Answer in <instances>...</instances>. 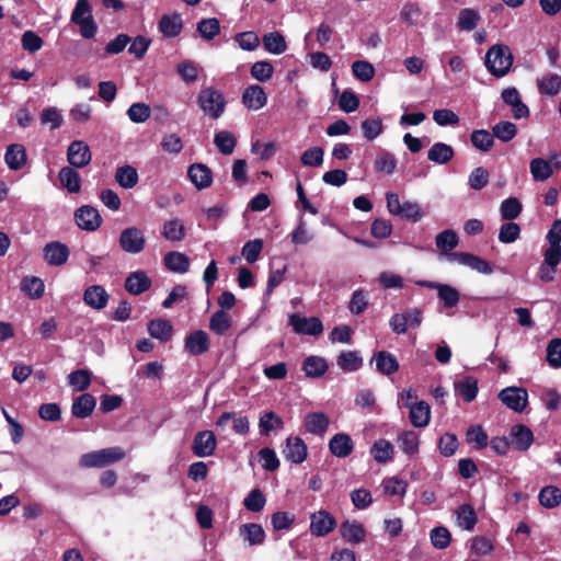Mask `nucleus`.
<instances>
[{
	"label": "nucleus",
	"mask_w": 561,
	"mask_h": 561,
	"mask_svg": "<svg viewBox=\"0 0 561 561\" xmlns=\"http://www.w3.org/2000/svg\"><path fill=\"white\" fill-rule=\"evenodd\" d=\"M513 56L505 45H493L485 54L484 65L496 78L504 77L511 69Z\"/></svg>",
	"instance_id": "nucleus-1"
},
{
	"label": "nucleus",
	"mask_w": 561,
	"mask_h": 561,
	"mask_svg": "<svg viewBox=\"0 0 561 561\" xmlns=\"http://www.w3.org/2000/svg\"><path fill=\"white\" fill-rule=\"evenodd\" d=\"M125 456L126 453L122 447H107L83 454L79 459V466L82 468H102L122 460Z\"/></svg>",
	"instance_id": "nucleus-2"
},
{
	"label": "nucleus",
	"mask_w": 561,
	"mask_h": 561,
	"mask_svg": "<svg viewBox=\"0 0 561 561\" xmlns=\"http://www.w3.org/2000/svg\"><path fill=\"white\" fill-rule=\"evenodd\" d=\"M197 104L205 116L218 119L224 114L227 102L221 91L213 87H208L199 91Z\"/></svg>",
	"instance_id": "nucleus-3"
},
{
	"label": "nucleus",
	"mask_w": 561,
	"mask_h": 561,
	"mask_svg": "<svg viewBox=\"0 0 561 561\" xmlns=\"http://www.w3.org/2000/svg\"><path fill=\"white\" fill-rule=\"evenodd\" d=\"M70 21L79 26L80 35L83 38H93L98 33V25L92 14V7L88 0H77Z\"/></svg>",
	"instance_id": "nucleus-4"
},
{
	"label": "nucleus",
	"mask_w": 561,
	"mask_h": 561,
	"mask_svg": "<svg viewBox=\"0 0 561 561\" xmlns=\"http://www.w3.org/2000/svg\"><path fill=\"white\" fill-rule=\"evenodd\" d=\"M440 260H446L449 263L467 266L480 274L490 275L493 272L491 264L471 253L466 252H446L439 253Z\"/></svg>",
	"instance_id": "nucleus-5"
},
{
	"label": "nucleus",
	"mask_w": 561,
	"mask_h": 561,
	"mask_svg": "<svg viewBox=\"0 0 561 561\" xmlns=\"http://www.w3.org/2000/svg\"><path fill=\"white\" fill-rule=\"evenodd\" d=\"M118 244L123 252L138 254L146 248L145 232L136 226L127 227L121 231Z\"/></svg>",
	"instance_id": "nucleus-6"
},
{
	"label": "nucleus",
	"mask_w": 561,
	"mask_h": 561,
	"mask_svg": "<svg viewBox=\"0 0 561 561\" xmlns=\"http://www.w3.org/2000/svg\"><path fill=\"white\" fill-rule=\"evenodd\" d=\"M499 399L514 412H523L528 403V392L522 387H506L500 391Z\"/></svg>",
	"instance_id": "nucleus-7"
},
{
	"label": "nucleus",
	"mask_w": 561,
	"mask_h": 561,
	"mask_svg": "<svg viewBox=\"0 0 561 561\" xmlns=\"http://www.w3.org/2000/svg\"><path fill=\"white\" fill-rule=\"evenodd\" d=\"M289 324L297 334L319 335L323 332V324L318 317H302L298 313L289 316Z\"/></svg>",
	"instance_id": "nucleus-8"
},
{
	"label": "nucleus",
	"mask_w": 561,
	"mask_h": 561,
	"mask_svg": "<svg viewBox=\"0 0 561 561\" xmlns=\"http://www.w3.org/2000/svg\"><path fill=\"white\" fill-rule=\"evenodd\" d=\"M77 226L85 231H95L102 225L99 210L90 205H83L75 211Z\"/></svg>",
	"instance_id": "nucleus-9"
},
{
	"label": "nucleus",
	"mask_w": 561,
	"mask_h": 561,
	"mask_svg": "<svg viewBox=\"0 0 561 561\" xmlns=\"http://www.w3.org/2000/svg\"><path fill=\"white\" fill-rule=\"evenodd\" d=\"M70 250L60 241H51L43 248V257L49 266H62L67 263Z\"/></svg>",
	"instance_id": "nucleus-10"
},
{
	"label": "nucleus",
	"mask_w": 561,
	"mask_h": 561,
	"mask_svg": "<svg viewBox=\"0 0 561 561\" xmlns=\"http://www.w3.org/2000/svg\"><path fill=\"white\" fill-rule=\"evenodd\" d=\"M217 447V439L211 431H201L196 433L192 451L196 457L206 458L214 455Z\"/></svg>",
	"instance_id": "nucleus-11"
},
{
	"label": "nucleus",
	"mask_w": 561,
	"mask_h": 561,
	"mask_svg": "<svg viewBox=\"0 0 561 561\" xmlns=\"http://www.w3.org/2000/svg\"><path fill=\"white\" fill-rule=\"evenodd\" d=\"M336 526L334 517L327 511H318L310 516V533L316 537H323Z\"/></svg>",
	"instance_id": "nucleus-12"
},
{
	"label": "nucleus",
	"mask_w": 561,
	"mask_h": 561,
	"mask_svg": "<svg viewBox=\"0 0 561 561\" xmlns=\"http://www.w3.org/2000/svg\"><path fill=\"white\" fill-rule=\"evenodd\" d=\"M92 159L89 146L82 140L72 141L67 150V160L73 168H84Z\"/></svg>",
	"instance_id": "nucleus-13"
},
{
	"label": "nucleus",
	"mask_w": 561,
	"mask_h": 561,
	"mask_svg": "<svg viewBox=\"0 0 561 561\" xmlns=\"http://www.w3.org/2000/svg\"><path fill=\"white\" fill-rule=\"evenodd\" d=\"M241 101L248 110L259 111L266 105L267 94L263 87L251 84L244 89Z\"/></svg>",
	"instance_id": "nucleus-14"
},
{
	"label": "nucleus",
	"mask_w": 561,
	"mask_h": 561,
	"mask_svg": "<svg viewBox=\"0 0 561 561\" xmlns=\"http://www.w3.org/2000/svg\"><path fill=\"white\" fill-rule=\"evenodd\" d=\"M283 455L287 461L291 463H301L306 460L308 455L307 445L298 436H289L286 439Z\"/></svg>",
	"instance_id": "nucleus-15"
},
{
	"label": "nucleus",
	"mask_w": 561,
	"mask_h": 561,
	"mask_svg": "<svg viewBox=\"0 0 561 561\" xmlns=\"http://www.w3.org/2000/svg\"><path fill=\"white\" fill-rule=\"evenodd\" d=\"M208 334L203 330H196L185 337L184 350L190 355L198 356L209 350Z\"/></svg>",
	"instance_id": "nucleus-16"
},
{
	"label": "nucleus",
	"mask_w": 561,
	"mask_h": 561,
	"mask_svg": "<svg viewBox=\"0 0 561 561\" xmlns=\"http://www.w3.org/2000/svg\"><path fill=\"white\" fill-rule=\"evenodd\" d=\"M501 96L503 102L512 107V114L514 118L522 119L529 116V108L525 103H523L517 89H504Z\"/></svg>",
	"instance_id": "nucleus-17"
},
{
	"label": "nucleus",
	"mask_w": 561,
	"mask_h": 561,
	"mask_svg": "<svg viewBox=\"0 0 561 561\" xmlns=\"http://www.w3.org/2000/svg\"><path fill=\"white\" fill-rule=\"evenodd\" d=\"M511 444L519 451H527L534 442L531 430L524 424H516L510 432Z\"/></svg>",
	"instance_id": "nucleus-18"
},
{
	"label": "nucleus",
	"mask_w": 561,
	"mask_h": 561,
	"mask_svg": "<svg viewBox=\"0 0 561 561\" xmlns=\"http://www.w3.org/2000/svg\"><path fill=\"white\" fill-rule=\"evenodd\" d=\"M187 176L199 191L209 187L213 183V172L203 163H194L190 165Z\"/></svg>",
	"instance_id": "nucleus-19"
},
{
	"label": "nucleus",
	"mask_w": 561,
	"mask_h": 561,
	"mask_svg": "<svg viewBox=\"0 0 561 561\" xmlns=\"http://www.w3.org/2000/svg\"><path fill=\"white\" fill-rule=\"evenodd\" d=\"M83 301L87 306L95 310H102L106 307L110 295L101 285H91L83 293Z\"/></svg>",
	"instance_id": "nucleus-20"
},
{
	"label": "nucleus",
	"mask_w": 561,
	"mask_h": 561,
	"mask_svg": "<svg viewBox=\"0 0 561 561\" xmlns=\"http://www.w3.org/2000/svg\"><path fill=\"white\" fill-rule=\"evenodd\" d=\"M354 443L348 434L337 433L329 440L330 453L337 458H345L352 454Z\"/></svg>",
	"instance_id": "nucleus-21"
},
{
	"label": "nucleus",
	"mask_w": 561,
	"mask_h": 561,
	"mask_svg": "<svg viewBox=\"0 0 561 561\" xmlns=\"http://www.w3.org/2000/svg\"><path fill=\"white\" fill-rule=\"evenodd\" d=\"M329 425V416L323 412H310L304 419L306 431L313 435L322 436L328 431Z\"/></svg>",
	"instance_id": "nucleus-22"
},
{
	"label": "nucleus",
	"mask_w": 561,
	"mask_h": 561,
	"mask_svg": "<svg viewBox=\"0 0 561 561\" xmlns=\"http://www.w3.org/2000/svg\"><path fill=\"white\" fill-rule=\"evenodd\" d=\"M375 363L378 373L390 376L398 371L399 362L393 354L387 351H379L374 354L371 363Z\"/></svg>",
	"instance_id": "nucleus-23"
},
{
	"label": "nucleus",
	"mask_w": 561,
	"mask_h": 561,
	"mask_svg": "<svg viewBox=\"0 0 561 561\" xmlns=\"http://www.w3.org/2000/svg\"><path fill=\"white\" fill-rule=\"evenodd\" d=\"M342 538L350 543H360L365 540L366 530L357 520H345L340 526Z\"/></svg>",
	"instance_id": "nucleus-24"
},
{
	"label": "nucleus",
	"mask_w": 561,
	"mask_h": 561,
	"mask_svg": "<svg viewBox=\"0 0 561 561\" xmlns=\"http://www.w3.org/2000/svg\"><path fill=\"white\" fill-rule=\"evenodd\" d=\"M151 286V280L144 271H136L130 273L125 280V288L131 295H140L148 290Z\"/></svg>",
	"instance_id": "nucleus-25"
},
{
	"label": "nucleus",
	"mask_w": 561,
	"mask_h": 561,
	"mask_svg": "<svg viewBox=\"0 0 561 561\" xmlns=\"http://www.w3.org/2000/svg\"><path fill=\"white\" fill-rule=\"evenodd\" d=\"M239 534L249 546L262 545L265 540L263 527L255 523L243 524L239 528Z\"/></svg>",
	"instance_id": "nucleus-26"
},
{
	"label": "nucleus",
	"mask_w": 561,
	"mask_h": 561,
	"mask_svg": "<svg viewBox=\"0 0 561 561\" xmlns=\"http://www.w3.org/2000/svg\"><path fill=\"white\" fill-rule=\"evenodd\" d=\"M161 236L171 242H180L185 238V227L181 219L173 218L163 222Z\"/></svg>",
	"instance_id": "nucleus-27"
},
{
	"label": "nucleus",
	"mask_w": 561,
	"mask_h": 561,
	"mask_svg": "<svg viewBox=\"0 0 561 561\" xmlns=\"http://www.w3.org/2000/svg\"><path fill=\"white\" fill-rule=\"evenodd\" d=\"M96 401L90 393H83L73 400L71 412L78 419H85L91 415Z\"/></svg>",
	"instance_id": "nucleus-28"
},
{
	"label": "nucleus",
	"mask_w": 561,
	"mask_h": 561,
	"mask_svg": "<svg viewBox=\"0 0 561 561\" xmlns=\"http://www.w3.org/2000/svg\"><path fill=\"white\" fill-rule=\"evenodd\" d=\"M370 455L375 461L379 463H387L393 458L394 447L389 440L380 438L373 444Z\"/></svg>",
	"instance_id": "nucleus-29"
},
{
	"label": "nucleus",
	"mask_w": 561,
	"mask_h": 561,
	"mask_svg": "<svg viewBox=\"0 0 561 561\" xmlns=\"http://www.w3.org/2000/svg\"><path fill=\"white\" fill-rule=\"evenodd\" d=\"M163 261L165 267L173 273L184 274L190 268L188 257L184 253L178 251L167 253Z\"/></svg>",
	"instance_id": "nucleus-30"
},
{
	"label": "nucleus",
	"mask_w": 561,
	"mask_h": 561,
	"mask_svg": "<svg viewBox=\"0 0 561 561\" xmlns=\"http://www.w3.org/2000/svg\"><path fill=\"white\" fill-rule=\"evenodd\" d=\"M4 160L10 170H20L26 161V152L22 145L13 144L7 148Z\"/></svg>",
	"instance_id": "nucleus-31"
},
{
	"label": "nucleus",
	"mask_w": 561,
	"mask_h": 561,
	"mask_svg": "<svg viewBox=\"0 0 561 561\" xmlns=\"http://www.w3.org/2000/svg\"><path fill=\"white\" fill-rule=\"evenodd\" d=\"M183 28L182 19L179 14L163 15L159 22V30L165 37L178 36Z\"/></svg>",
	"instance_id": "nucleus-32"
},
{
	"label": "nucleus",
	"mask_w": 561,
	"mask_h": 561,
	"mask_svg": "<svg viewBox=\"0 0 561 561\" xmlns=\"http://www.w3.org/2000/svg\"><path fill=\"white\" fill-rule=\"evenodd\" d=\"M456 393L466 402H471L478 394V381L473 377H466L455 382Z\"/></svg>",
	"instance_id": "nucleus-33"
},
{
	"label": "nucleus",
	"mask_w": 561,
	"mask_h": 561,
	"mask_svg": "<svg viewBox=\"0 0 561 561\" xmlns=\"http://www.w3.org/2000/svg\"><path fill=\"white\" fill-rule=\"evenodd\" d=\"M410 421L415 427H425L430 423L431 409L425 401H420L411 405Z\"/></svg>",
	"instance_id": "nucleus-34"
},
{
	"label": "nucleus",
	"mask_w": 561,
	"mask_h": 561,
	"mask_svg": "<svg viewBox=\"0 0 561 561\" xmlns=\"http://www.w3.org/2000/svg\"><path fill=\"white\" fill-rule=\"evenodd\" d=\"M115 180L123 188L130 190L137 185L139 176L134 167L126 164L116 169Z\"/></svg>",
	"instance_id": "nucleus-35"
},
{
	"label": "nucleus",
	"mask_w": 561,
	"mask_h": 561,
	"mask_svg": "<svg viewBox=\"0 0 561 561\" xmlns=\"http://www.w3.org/2000/svg\"><path fill=\"white\" fill-rule=\"evenodd\" d=\"M398 444L405 455L413 456L419 453V434L412 430L403 431L398 435Z\"/></svg>",
	"instance_id": "nucleus-36"
},
{
	"label": "nucleus",
	"mask_w": 561,
	"mask_h": 561,
	"mask_svg": "<svg viewBox=\"0 0 561 561\" xmlns=\"http://www.w3.org/2000/svg\"><path fill=\"white\" fill-rule=\"evenodd\" d=\"M59 181L61 185L69 192V193H79L81 190V179L79 173L70 168V167H64L58 174Z\"/></svg>",
	"instance_id": "nucleus-37"
},
{
	"label": "nucleus",
	"mask_w": 561,
	"mask_h": 561,
	"mask_svg": "<svg viewBox=\"0 0 561 561\" xmlns=\"http://www.w3.org/2000/svg\"><path fill=\"white\" fill-rule=\"evenodd\" d=\"M453 157V147L444 142H435L427 152V159L438 164L447 163Z\"/></svg>",
	"instance_id": "nucleus-38"
},
{
	"label": "nucleus",
	"mask_w": 561,
	"mask_h": 561,
	"mask_svg": "<svg viewBox=\"0 0 561 561\" xmlns=\"http://www.w3.org/2000/svg\"><path fill=\"white\" fill-rule=\"evenodd\" d=\"M537 88L541 94L556 95L561 91V77L557 73H547L537 79Z\"/></svg>",
	"instance_id": "nucleus-39"
},
{
	"label": "nucleus",
	"mask_w": 561,
	"mask_h": 561,
	"mask_svg": "<svg viewBox=\"0 0 561 561\" xmlns=\"http://www.w3.org/2000/svg\"><path fill=\"white\" fill-rule=\"evenodd\" d=\"M529 171L535 181L543 182L553 174L552 165L542 158H535L529 163Z\"/></svg>",
	"instance_id": "nucleus-40"
},
{
	"label": "nucleus",
	"mask_w": 561,
	"mask_h": 561,
	"mask_svg": "<svg viewBox=\"0 0 561 561\" xmlns=\"http://www.w3.org/2000/svg\"><path fill=\"white\" fill-rule=\"evenodd\" d=\"M21 290L32 299H39L44 295V282L36 276H25L21 280Z\"/></svg>",
	"instance_id": "nucleus-41"
},
{
	"label": "nucleus",
	"mask_w": 561,
	"mask_h": 561,
	"mask_svg": "<svg viewBox=\"0 0 561 561\" xmlns=\"http://www.w3.org/2000/svg\"><path fill=\"white\" fill-rule=\"evenodd\" d=\"M262 41L265 50L270 54L280 55L287 49L285 37L278 32H271L265 34Z\"/></svg>",
	"instance_id": "nucleus-42"
},
{
	"label": "nucleus",
	"mask_w": 561,
	"mask_h": 561,
	"mask_svg": "<svg viewBox=\"0 0 561 561\" xmlns=\"http://www.w3.org/2000/svg\"><path fill=\"white\" fill-rule=\"evenodd\" d=\"M336 364L344 371H356L363 366V358L356 351H344L337 356Z\"/></svg>",
	"instance_id": "nucleus-43"
},
{
	"label": "nucleus",
	"mask_w": 561,
	"mask_h": 561,
	"mask_svg": "<svg viewBox=\"0 0 561 561\" xmlns=\"http://www.w3.org/2000/svg\"><path fill=\"white\" fill-rule=\"evenodd\" d=\"M148 332L151 337L167 342L172 336V325L168 320H152L148 323Z\"/></svg>",
	"instance_id": "nucleus-44"
},
{
	"label": "nucleus",
	"mask_w": 561,
	"mask_h": 561,
	"mask_svg": "<svg viewBox=\"0 0 561 561\" xmlns=\"http://www.w3.org/2000/svg\"><path fill=\"white\" fill-rule=\"evenodd\" d=\"M538 500L545 508H554L561 504V490L554 485L543 486L539 491Z\"/></svg>",
	"instance_id": "nucleus-45"
},
{
	"label": "nucleus",
	"mask_w": 561,
	"mask_h": 561,
	"mask_svg": "<svg viewBox=\"0 0 561 561\" xmlns=\"http://www.w3.org/2000/svg\"><path fill=\"white\" fill-rule=\"evenodd\" d=\"M302 369L307 377L319 378L328 369L324 358L319 356H309L304 360Z\"/></svg>",
	"instance_id": "nucleus-46"
},
{
	"label": "nucleus",
	"mask_w": 561,
	"mask_h": 561,
	"mask_svg": "<svg viewBox=\"0 0 561 561\" xmlns=\"http://www.w3.org/2000/svg\"><path fill=\"white\" fill-rule=\"evenodd\" d=\"M457 524L466 530H472L477 524V514L471 505L463 504L456 511Z\"/></svg>",
	"instance_id": "nucleus-47"
},
{
	"label": "nucleus",
	"mask_w": 561,
	"mask_h": 561,
	"mask_svg": "<svg viewBox=\"0 0 561 561\" xmlns=\"http://www.w3.org/2000/svg\"><path fill=\"white\" fill-rule=\"evenodd\" d=\"M435 243L440 253L451 252L458 245L459 238L454 230L446 229L436 236Z\"/></svg>",
	"instance_id": "nucleus-48"
},
{
	"label": "nucleus",
	"mask_w": 561,
	"mask_h": 561,
	"mask_svg": "<svg viewBox=\"0 0 561 561\" xmlns=\"http://www.w3.org/2000/svg\"><path fill=\"white\" fill-rule=\"evenodd\" d=\"M231 328V320L224 310H218L213 313L209 320V329L218 334L224 335Z\"/></svg>",
	"instance_id": "nucleus-49"
},
{
	"label": "nucleus",
	"mask_w": 561,
	"mask_h": 561,
	"mask_svg": "<svg viewBox=\"0 0 561 561\" xmlns=\"http://www.w3.org/2000/svg\"><path fill=\"white\" fill-rule=\"evenodd\" d=\"M313 238V232L308 229L306 221L300 217L297 227L290 233L291 242L296 245H305L311 242Z\"/></svg>",
	"instance_id": "nucleus-50"
},
{
	"label": "nucleus",
	"mask_w": 561,
	"mask_h": 561,
	"mask_svg": "<svg viewBox=\"0 0 561 561\" xmlns=\"http://www.w3.org/2000/svg\"><path fill=\"white\" fill-rule=\"evenodd\" d=\"M91 371L88 369H78L68 375V382L76 391H84L91 383Z\"/></svg>",
	"instance_id": "nucleus-51"
},
{
	"label": "nucleus",
	"mask_w": 561,
	"mask_h": 561,
	"mask_svg": "<svg viewBox=\"0 0 561 561\" xmlns=\"http://www.w3.org/2000/svg\"><path fill=\"white\" fill-rule=\"evenodd\" d=\"M197 32L206 39H214L220 32V23L216 18L203 19L197 23Z\"/></svg>",
	"instance_id": "nucleus-52"
},
{
	"label": "nucleus",
	"mask_w": 561,
	"mask_h": 561,
	"mask_svg": "<svg viewBox=\"0 0 561 561\" xmlns=\"http://www.w3.org/2000/svg\"><path fill=\"white\" fill-rule=\"evenodd\" d=\"M493 136L503 142L511 141L517 134L516 125L508 121H501L492 127Z\"/></svg>",
	"instance_id": "nucleus-53"
},
{
	"label": "nucleus",
	"mask_w": 561,
	"mask_h": 561,
	"mask_svg": "<svg viewBox=\"0 0 561 561\" xmlns=\"http://www.w3.org/2000/svg\"><path fill=\"white\" fill-rule=\"evenodd\" d=\"M214 142L222 154L228 156L233 152L237 140L230 131L221 130L215 135Z\"/></svg>",
	"instance_id": "nucleus-54"
},
{
	"label": "nucleus",
	"mask_w": 561,
	"mask_h": 561,
	"mask_svg": "<svg viewBox=\"0 0 561 561\" xmlns=\"http://www.w3.org/2000/svg\"><path fill=\"white\" fill-rule=\"evenodd\" d=\"M522 203L516 197H508L501 203L500 214L504 220H513L522 213Z\"/></svg>",
	"instance_id": "nucleus-55"
},
{
	"label": "nucleus",
	"mask_w": 561,
	"mask_h": 561,
	"mask_svg": "<svg viewBox=\"0 0 561 561\" xmlns=\"http://www.w3.org/2000/svg\"><path fill=\"white\" fill-rule=\"evenodd\" d=\"M470 139L472 145L481 151H489L494 145L493 133H490L485 129L473 130L471 133Z\"/></svg>",
	"instance_id": "nucleus-56"
},
{
	"label": "nucleus",
	"mask_w": 561,
	"mask_h": 561,
	"mask_svg": "<svg viewBox=\"0 0 561 561\" xmlns=\"http://www.w3.org/2000/svg\"><path fill=\"white\" fill-rule=\"evenodd\" d=\"M250 73L259 82H266L273 77L274 67L267 60H260L251 66Z\"/></svg>",
	"instance_id": "nucleus-57"
},
{
	"label": "nucleus",
	"mask_w": 561,
	"mask_h": 561,
	"mask_svg": "<svg viewBox=\"0 0 561 561\" xmlns=\"http://www.w3.org/2000/svg\"><path fill=\"white\" fill-rule=\"evenodd\" d=\"M480 21V14L473 9H462L458 15L457 26L461 31H472Z\"/></svg>",
	"instance_id": "nucleus-58"
},
{
	"label": "nucleus",
	"mask_w": 561,
	"mask_h": 561,
	"mask_svg": "<svg viewBox=\"0 0 561 561\" xmlns=\"http://www.w3.org/2000/svg\"><path fill=\"white\" fill-rule=\"evenodd\" d=\"M437 296L445 308L456 307L460 300L459 291L455 287L447 284H442L437 290Z\"/></svg>",
	"instance_id": "nucleus-59"
},
{
	"label": "nucleus",
	"mask_w": 561,
	"mask_h": 561,
	"mask_svg": "<svg viewBox=\"0 0 561 561\" xmlns=\"http://www.w3.org/2000/svg\"><path fill=\"white\" fill-rule=\"evenodd\" d=\"M284 426L283 420L274 412L264 413L260 417L259 428L262 435H267L273 430H280Z\"/></svg>",
	"instance_id": "nucleus-60"
},
{
	"label": "nucleus",
	"mask_w": 561,
	"mask_h": 561,
	"mask_svg": "<svg viewBox=\"0 0 561 561\" xmlns=\"http://www.w3.org/2000/svg\"><path fill=\"white\" fill-rule=\"evenodd\" d=\"M234 41L242 50L253 51L260 45V38L253 31H247L236 34Z\"/></svg>",
	"instance_id": "nucleus-61"
},
{
	"label": "nucleus",
	"mask_w": 561,
	"mask_h": 561,
	"mask_svg": "<svg viewBox=\"0 0 561 561\" xmlns=\"http://www.w3.org/2000/svg\"><path fill=\"white\" fill-rule=\"evenodd\" d=\"M368 306V294L364 289H357L352 294L348 309L352 314L358 316L363 313Z\"/></svg>",
	"instance_id": "nucleus-62"
},
{
	"label": "nucleus",
	"mask_w": 561,
	"mask_h": 561,
	"mask_svg": "<svg viewBox=\"0 0 561 561\" xmlns=\"http://www.w3.org/2000/svg\"><path fill=\"white\" fill-rule=\"evenodd\" d=\"M352 72L358 80L367 82L374 78L375 68L366 60H356L352 64Z\"/></svg>",
	"instance_id": "nucleus-63"
},
{
	"label": "nucleus",
	"mask_w": 561,
	"mask_h": 561,
	"mask_svg": "<svg viewBox=\"0 0 561 561\" xmlns=\"http://www.w3.org/2000/svg\"><path fill=\"white\" fill-rule=\"evenodd\" d=\"M547 362L552 368L561 367V339H552L548 343Z\"/></svg>",
	"instance_id": "nucleus-64"
}]
</instances>
